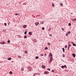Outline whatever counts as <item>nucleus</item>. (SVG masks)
I'll return each mask as SVG.
<instances>
[{"label": "nucleus", "mask_w": 76, "mask_h": 76, "mask_svg": "<svg viewBox=\"0 0 76 76\" xmlns=\"http://www.w3.org/2000/svg\"><path fill=\"white\" fill-rule=\"evenodd\" d=\"M49 56L50 57H53V54L51 53H50L49 54Z\"/></svg>", "instance_id": "obj_1"}, {"label": "nucleus", "mask_w": 76, "mask_h": 76, "mask_svg": "<svg viewBox=\"0 0 76 76\" xmlns=\"http://www.w3.org/2000/svg\"><path fill=\"white\" fill-rule=\"evenodd\" d=\"M28 70H29V71H31V70H32V68L31 67V66H29L28 67Z\"/></svg>", "instance_id": "obj_2"}, {"label": "nucleus", "mask_w": 76, "mask_h": 76, "mask_svg": "<svg viewBox=\"0 0 76 76\" xmlns=\"http://www.w3.org/2000/svg\"><path fill=\"white\" fill-rule=\"evenodd\" d=\"M35 25H36V26H38V25H39V22H35Z\"/></svg>", "instance_id": "obj_3"}, {"label": "nucleus", "mask_w": 76, "mask_h": 76, "mask_svg": "<svg viewBox=\"0 0 76 76\" xmlns=\"http://www.w3.org/2000/svg\"><path fill=\"white\" fill-rule=\"evenodd\" d=\"M48 73H49V72L48 71H45L44 72V74H47L48 75Z\"/></svg>", "instance_id": "obj_4"}, {"label": "nucleus", "mask_w": 76, "mask_h": 76, "mask_svg": "<svg viewBox=\"0 0 76 76\" xmlns=\"http://www.w3.org/2000/svg\"><path fill=\"white\" fill-rule=\"evenodd\" d=\"M53 60V57H51L50 58V61H52Z\"/></svg>", "instance_id": "obj_5"}, {"label": "nucleus", "mask_w": 76, "mask_h": 76, "mask_svg": "<svg viewBox=\"0 0 76 76\" xmlns=\"http://www.w3.org/2000/svg\"><path fill=\"white\" fill-rule=\"evenodd\" d=\"M42 67L43 69H45L46 66L44 65H42Z\"/></svg>", "instance_id": "obj_6"}, {"label": "nucleus", "mask_w": 76, "mask_h": 76, "mask_svg": "<svg viewBox=\"0 0 76 76\" xmlns=\"http://www.w3.org/2000/svg\"><path fill=\"white\" fill-rule=\"evenodd\" d=\"M72 56L73 57H76V54L75 53H73Z\"/></svg>", "instance_id": "obj_7"}, {"label": "nucleus", "mask_w": 76, "mask_h": 76, "mask_svg": "<svg viewBox=\"0 0 76 76\" xmlns=\"http://www.w3.org/2000/svg\"><path fill=\"white\" fill-rule=\"evenodd\" d=\"M1 44H4L5 42H0Z\"/></svg>", "instance_id": "obj_8"}, {"label": "nucleus", "mask_w": 76, "mask_h": 76, "mask_svg": "<svg viewBox=\"0 0 76 76\" xmlns=\"http://www.w3.org/2000/svg\"><path fill=\"white\" fill-rule=\"evenodd\" d=\"M27 26L26 25H24L23 26V28H26Z\"/></svg>", "instance_id": "obj_9"}, {"label": "nucleus", "mask_w": 76, "mask_h": 76, "mask_svg": "<svg viewBox=\"0 0 76 76\" xmlns=\"http://www.w3.org/2000/svg\"><path fill=\"white\" fill-rule=\"evenodd\" d=\"M28 34L29 35H32V32H28Z\"/></svg>", "instance_id": "obj_10"}, {"label": "nucleus", "mask_w": 76, "mask_h": 76, "mask_svg": "<svg viewBox=\"0 0 76 76\" xmlns=\"http://www.w3.org/2000/svg\"><path fill=\"white\" fill-rule=\"evenodd\" d=\"M11 59H12V58L10 57L7 58V60H11Z\"/></svg>", "instance_id": "obj_11"}, {"label": "nucleus", "mask_w": 76, "mask_h": 76, "mask_svg": "<svg viewBox=\"0 0 76 76\" xmlns=\"http://www.w3.org/2000/svg\"><path fill=\"white\" fill-rule=\"evenodd\" d=\"M62 49L63 50V53H65V51L64 48H62Z\"/></svg>", "instance_id": "obj_12"}, {"label": "nucleus", "mask_w": 76, "mask_h": 76, "mask_svg": "<svg viewBox=\"0 0 76 76\" xmlns=\"http://www.w3.org/2000/svg\"><path fill=\"white\" fill-rule=\"evenodd\" d=\"M73 46H75V47H76V45L75 44V43H73Z\"/></svg>", "instance_id": "obj_13"}, {"label": "nucleus", "mask_w": 76, "mask_h": 76, "mask_svg": "<svg viewBox=\"0 0 76 76\" xmlns=\"http://www.w3.org/2000/svg\"><path fill=\"white\" fill-rule=\"evenodd\" d=\"M18 58H22V57H21V56H18Z\"/></svg>", "instance_id": "obj_14"}, {"label": "nucleus", "mask_w": 76, "mask_h": 76, "mask_svg": "<svg viewBox=\"0 0 76 76\" xmlns=\"http://www.w3.org/2000/svg\"><path fill=\"white\" fill-rule=\"evenodd\" d=\"M39 58V57L37 56H36L35 57V58L36 59H38V58Z\"/></svg>", "instance_id": "obj_15"}, {"label": "nucleus", "mask_w": 76, "mask_h": 76, "mask_svg": "<svg viewBox=\"0 0 76 76\" xmlns=\"http://www.w3.org/2000/svg\"><path fill=\"white\" fill-rule=\"evenodd\" d=\"M72 24H71V23H69L68 24L69 26H71Z\"/></svg>", "instance_id": "obj_16"}, {"label": "nucleus", "mask_w": 76, "mask_h": 76, "mask_svg": "<svg viewBox=\"0 0 76 76\" xmlns=\"http://www.w3.org/2000/svg\"><path fill=\"white\" fill-rule=\"evenodd\" d=\"M67 33L68 34H70V33H71V32H70V31H68Z\"/></svg>", "instance_id": "obj_17"}, {"label": "nucleus", "mask_w": 76, "mask_h": 76, "mask_svg": "<svg viewBox=\"0 0 76 76\" xmlns=\"http://www.w3.org/2000/svg\"><path fill=\"white\" fill-rule=\"evenodd\" d=\"M64 68H66L67 67V66L66 65H64Z\"/></svg>", "instance_id": "obj_18"}, {"label": "nucleus", "mask_w": 76, "mask_h": 76, "mask_svg": "<svg viewBox=\"0 0 76 76\" xmlns=\"http://www.w3.org/2000/svg\"><path fill=\"white\" fill-rule=\"evenodd\" d=\"M7 42H8V43H10V40H8L7 41Z\"/></svg>", "instance_id": "obj_19"}, {"label": "nucleus", "mask_w": 76, "mask_h": 76, "mask_svg": "<svg viewBox=\"0 0 76 76\" xmlns=\"http://www.w3.org/2000/svg\"><path fill=\"white\" fill-rule=\"evenodd\" d=\"M9 73H10V74H11V75H12V72L11 71H10L9 72Z\"/></svg>", "instance_id": "obj_20"}, {"label": "nucleus", "mask_w": 76, "mask_h": 76, "mask_svg": "<svg viewBox=\"0 0 76 76\" xmlns=\"http://www.w3.org/2000/svg\"><path fill=\"white\" fill-rule=\"evenodd\" d=\"M26 33H27V31H25V32H24V34L25 35H26Z\"/></svg>", "instance_id": "obj_21"}, {"label": "nucleus", "mask_w": 76, "mask_h": 76, "mask_svg": "<svg viewBox=\"0 0 76 76\" xmlns=\"http://www.w3.org/2000/svg\"><path fill=\"white\" fill-rule=\"evenodd\" d=\"M24 38H27V36H24Z\"/></svg>", "instance_id": "obj_22"}, {"label": "nucleus", "mask_w": 76, "mask_h": 76, "mask_svg": "<svg viewBox=\"0 0 76 76\" xmlns=\"http://www.w3.org/2000/svg\"><path fill=\"white\" fill-rule=\"evenodd\" d=\"M61 67L62 68V69H64V66H61Z\"/></svg>", "instance_id": "obj_23"}, {"label": "nucleus", "mask_w": 76, "mask_h": 76, "mask_svg": "<svg viewBox=\"0 0 76 76\" xmlns=\"http://www.w3.org/2000/svg\"><path fill=\"white\" fill-rule=\"evenodd\" d=\"M21 71H23V67H22L21 69Z\"/></svg>", "instance_id": "obj_24"}, {"label": "nucleus", "mask_w": 76, "mask_h": 76, "mask_svg": "<svg viewBox=\"0 0 76 76\" xmlns=\"http://www.w3.org/2000/svg\"><path fill=\"white\" fill-rule=\"evenodd\" d=\"M72 21H76V19H72Z\"/></svg>", "instance_id": "obj_25"}, {"label": "nucleus", "mask_w": 76, "mask_h": 76, "mask_svg": "<svg viewBox=\"0 0 76 76\" xmlns=\"http://www.w3.org/2000/svg\"><path fill=\"white\" fill-rule=\"evenodd\" d=\"M25 53L26 54H28V52H27V51H26V50L25 51Z\"/></svg>", "instance_id": "obj_26"}, {"label": "nucleus", "mask_w": 76, "mask_h": 76, "mask_svg": "<svg viewBox=\"0 0 76 76\" xmlns=\"http://www.w3.org/2000/svg\"><path fill=\"white\" fill-rule=\"evenodd\" d=\"M45 50H48V48L47 47H46L45 48Z\"/></svg>", "instance_id": "obj_27"}, {"label": "nucleus", "mask_w": 76, "mask_h": 76, "mask_svg": "<svg viewBox=\"0 0 76 76\" xmlns=\"http://www.w3.org/2000/svg\"><path fill=\"white\" fill-rule=\"evenodd\" d=\"M44 22L43 21L42 22V23L41 24H42H42H44Z\"/></svg>", "instance_id": "obj_28"}, {"label": "nucleus", "mask_w": 76, "mask_h": 76, "mask_svg": "<svg viewBox=\"0 0 76 76\" xmlns=\"http://www.w3.org/2000/svg\"><path fill=\"white\" fill-rule=\"evenodd\" d=\"M4 25H5V26H7V24L6 23H4Z\"/></svg>", "instance_id": "obj_29"}, {"label": "nucleus", "mask_w": 76, "mask_h": 76, "mask_svg": "<svg viewBox=\"0 0 76 76\" xmlns=\"http://www.w3.org/2000/svg\"><path fill=\"white\" fill-rule=\"evenodd\" d=\"M71 46V45H70V44L68 45V47H70Z\"/></svg>", "instance_id": "obj_30"}, {"label": "nucleus", "mask_w": 76, "mask_h": 76, "mask_svg": "<svg viewBox=\"0 0 76 76\" xmlns=\"http://www.w3.org/2000/svg\"><path fill=\"white\" fill-rule=\"evenodd\" d=\"M42 30H44V29H45V28H44V27H42Z\"/></svg>", "instance_id": "obj_31"}, {"label": "nucleus", "mask_w": 76, "mask_h": 76, "mask_svg": "<svg viewBox=\"0 0 76 76\" xmlns=\"http://www.w3.org/2000/svg\"><path fill=\"white\" fill-rule=\"evenodd\" d=\"M67 45H66L65 46V48H67Z\"/></svg>", "instance_id": "obj_32"}, {"label": "nucleus", "mask_w": 76, "mask_h": 76, "mask_svg": "<svg viewBox=\"0 0 76 76\" xmlns=\"http://www.w3.org/2000/svg\"><path fill=\"white\" fill-rule=\"evenodd\" d=\"M12 21H13V22H15L16 21V20H12Z\"/></svg>", "instance_id": "obj_33"}, {"label": "nucleus", "mask_w": 76, "mask_h": 76, "mask_svg": "<svg viewBox=\"0 0 76 76\" xmlns=\"http://www.w3.org/2000/svg\"><path fill=\"white\" fill-rule=\"evenodd\" d=\"M48 45H50V43H48Z\"/></svg>", "instance_id": "obj_34"}, {"label": "nucleus", "mask_w": 76, "mask_h": 76, "mask_svg": "<svg viewBox=\"0 0 76 76\" xmlns=\"http://www.w3.org/2000/svg\"><path fill=\"white\" fill-rule=\"evenodd\" d=\"M52 72H55V71L54 70H52Z\"/></svg>", "instance_id": "obj_35"}, {"label": "nucleus", "mask_w": 76, "mask_h": 76, "mask_svg": "<svg viewBox=\"0 0 76 76\" xmlns=\"http://www.w3.org/2000/svg\"><path fill=\"white\" fill-rule=\"evenodd\" d=\"M65 56V55L64 54H63V57H64V56Z\"/></svg>", "instance_id": "obj_36"}, {"label": "nucleus", "mask_w": 76, "mask_h": 76, "mask_svg": "<svg viewBox=\"0 0 76 76\" xmlns=\"http://www.w3.org/2000/svg\"><path fill=\"white\" fill-rule=\"evenodd\" d=\"M47 70H49V71H50V69L48 68Z\"/></svg>", "instance_id": "obj_37"}, {"label": "nucleus", "mask_w": 76, "mask_h": 76, "mask_svg": "<svg viewBox=\"0 0 76 76\" xmlns=\"http://www.w3.org/2000/svg\"><path fill=\"white\" fill-rule=\"evenodd\" d=\"M40 56H44V54H41L40 55Z\"/></svg>", "instance_id": "obj_38"}, {"label": "nucleus", "mask_w": 76, "mask_h": 76, "mask_svg": "<svg viewBox=\"0 0 76 76\" xmlns=\"http://www.w3.org/2000/svg\"><path fill=\"white\" fill-rule=\"evenodd\" d=\"M48 31H51V28H50L48 30Z\"/></svg>", "instance_id": "obj_39"}, {"label": "nucleus", "mask_w": 76, "mask_h": 76, "mask_svg": "<svg viewBox=\"0 0 76 76\" xmlns=\"http://www.w3.org/2000/svg\"><path fill=\"white\" fill-rule=\"evenodd\" d=\"M47 56V54L45 53L44 54V56Z\"/></svg>", "instance_id": "obj_40"}, {"label": "nucleus", "mask_w": 76, "mask_h": 76, "mask_svg": "<svg viewBox=\"0 0 76 76\" xmlns=\"http://www.w3.org/2000/svg\"><path fill=\"white\" fill-rule=\"evenodd\" d=\"M63 31H64V28H62L61 29Z\"/></svg>", "instance_id": "obj_41"}, {"label": "nucleus", "mask_w": 76, "mask_h": 76, "mask_svg": "<svg viewBox=\"0 0 76 76\" xmlns=\"http://www.w3.org/2000/svg\"><path fill=\"white\" fill-rule=\"evenodd\" d=\"M67 49L68 50H70V49H69V47H68L67 48Z\"/></svg>", "instance_id": "obj_42"}, {"label": "nucleus", "mask_w": 76, "mask_h": 76, "mask_svg": "<svg viewBox=\"0 0 76 76\" xmlns=\"http://www.w3.org/2000/svg\"><path fill=\"white\" fill-rule=\"evenodd\" d=\"M17 15H18V16H19V15H20V14H19V13H18Z\"/></svg>", "instance_id": "obj_43"}, {"label": "nucleus", "mask_w": 76, "mask_h": 76, "mask_svg": "<svg viewBox=\"0 0 76 76\" xmlns=\"http://www.w3.org/2000/svg\"><path fill=\"white\" fill-rule=\"evenodd\" d=\"M66 36H68V34H66Z\"/></svg>", "instance_id": "obj_44"}, {"label": "nucleus", "mask_w": 76, "mask_h": 76, "mask_svg": "<svg viewBox=\"0 0 76 76\" xmlns=\"http://www.w3.org/2000/svg\"><path fill=\"white\" fill-rule=\"evenodd\" d=\"M49 36H50V37H51V36H52V34H49Z\"/></svg>", "instance_id": "obj_45"}, {"label": "nucleus", "mask_w": 76, "mask_h": 76, "mask_svg": "<svg viewBox=\"0 0 76 76\" xmlns=\"http://www.w3.org/2000/svg\"><path fill=\"white\" fill-rule=\"evenodd\" d=\"M51 61H49V63H51Z\"/></svg>", "instance_id": "obj_46"}, {"label": "nucleus", "mask_w": 76, "mask_h": 76, "mask_svg": "<svg viewBox=\"0 0 76 76\" xmlns=\"http://www.w3.org/2000/svg\"><path fill=\"white\" fill-rule=\"evenodd\" d=\"M52 6H54V4H52Z\"/></svg>", "instance_id": "obj_47"}, {"label": "nucleus", "mask_w": 76, "mask_h": 76, "mask_svg": "<svg viewBox=\"0 0 76 76\" xmlns=\"http://www.w3.org/2000/svg\"><path fill=\"white\" fill-rule=\"evenodd\" d=\"M3 31H4V32H5L6 31V30H3Z\"/></svg>", "instance_id": "obj_48"}, {"label": "nucleus", "mask_w": 76, "mask_h": 76, "mask_svg": "<svg viewBox=\"0 0 76 76\" xmlns=\"http://www.w3.org/2000/svg\"><path fill=\"white\" fill-rule=\"evenodd\" d=\"M61 6H63V4H61Z\"/></svg>", "instance_id": "obj_49"}, {"label": "nucleus", "mask_w": 76, "mask_h": 76, "mask_svg": "<svg viewBox=\"0 0 76 76\" xmlns=\"http://www.w3.org/2000/svg\"><path fill=\"white\" fill-rule=\"evenodd\" d=\"M37 16H39H39H40V15H37Z\"/></svg>", "instance_id": "obj_50"}, {"label": "nucleus", "mask_w": 76, "mask_h": 76, "mask_svg": "<svg viewBox=\"0 0 76 76\" xmlns=\"http://www.w3.org/2000/svg\"><path fill=\"white\" fill-rule=\"evenodd\" d=\"M17 15H18V14H15V15L16 16Z\"/></svg>", "instance_id": "obj_51"}, {"label": "nucleus", "mask_w": 76, "mask_h": 76, "mask_svg": "<svg viewBox=\"0 0 76 76\" xmlns=\"http://www.w3.org/2000/svg\"><path fill=\"white\" fill-rule=\"evenodd\" d=\"M35 74L36 75H38V73H35Z\"/></svg>", "instance_id": "obj_52"}, {"label": "nucleus", "mask_w": 76, "mask_h": 76, "mask_svg": "<svg viewBox=\"0 0 76 76\" xmlns=\"http://www.w3.org/2000/svg\"><path fill=\"white\" fill-rule=\"evenodd\" d=\"M35 74H34V75H33V76H35Z\"/></svg>", "instance_id": "obj_53"}, {"label": "nucleus", "mask_w": 76, "mask_h": 76, "mask_svg": "<svg viewBox=\"0 0 76 76\" xmlns=\"http://www.w3.org/2000/svg\"><path fill=\"white\" fill-rule=\"evenodd\" d=\"M69 43H70V42H68V44H69Z\"/></svg>", "instance_id": "obj_54"}, {"label": "nucleus", "mask_w": 76, "mask_h": 76, "mask_svg": "<svg viewBox=\"0 0 76 76\" xmlns=\"http://www.w3.org/2000/svg\"><path fill=\"white\" fill-rule=\"evenodd\" d=\"M38 75H40V74L38 73Z\"/></svg>", "instance_id": "obj_55"}, {"label": "nucleus", "mask_w": 76, "mask_h": 76, "mask_svg": "<svg viewBox=\"0 0 76 76\" xmlns=\"http://www.w3.org/2000/svg\"><path fill=\"white\" fill-rule=\"evenodd\" d=\"M26 4H25V5H26Z\"/></svg>", "instance_id": "obj_56"}, {"label": "nucleus", "mask_w": 76, "mask_h": 76, "mask_svg": "<svg viewBox=\"0 0 76 76\" xmlns=\"http://www.w3.org/2000/svg\"><path fill=\"white\" fill-rule=\"evenodd\" d=\"M75 19H76V18H75Z\"/></svg>", "instance_id": "obj_57"}]
</instances>
